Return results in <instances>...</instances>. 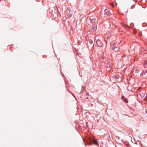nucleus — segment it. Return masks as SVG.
Here are the masks:
<instances>
[{"instance_id": "f257e3e1", "label": "nucleus", "mask_w": 147, "mask_h": 147, "mask_svg": "<svg viewBox=\"0 0 147 147\" xmlns=\"http://www.w3.org/2000/svg\"><path fill=\"white\" fill-rule=\"evenodd\" d=\"M86 144L89 146L91 145L93 143L95 145H98V143L95 140L94 136H92L91 138L89 137L88 138V140H87Z\"/></svg>"}, {"instance_id": "f03ea898", "label": "nucleus", "mask_w": 147, "mask_h": 147, "mask_svg": "<svg viewBox=\"0 0 147 147\" xmlns=\"http://www.w3.org/2000/svg\"><path fill=\"white\" fill-rule=\"evenodd\" d=\"M118 44L117 42H115L111 45L112 47L115 51H117L119 49V47L118 45Z\"/></svg>"}, {"instance_id": "7ed1b4c3", "label": "nucleus", "mask_w": 147, "mask_h": 147, "mask_svg": "<svg viewBox=\"0 0 147 147\" xmlns=\"http://www.w3.org/2000/svg\"><path fill=\"white\" fill-rule=\"evenodd\" d=\"M107 67L108 68H110L112 65V61L110 59H108L107 60Z\"/></svg>"}, {"instance_id": "20e7f679", "label": "nucleus", "mask_w": 147, "mask_h": 147, "mask_svg": "<svg viewBox=\"0 0 147 147\" xmlns=\"http://www.w3.org/2000/svg\"><path fill=\"white\" fill-rule=\"evenodd\" d=\"M96 44L99 47H102L103 45L102 42L99 40H96Z\"/></svg>"}, {"instance_id": "39448f33", "label": "nucleus", "mask_w": 147, "mask_h": 147, "mask_svg": "<svg viewBox=\"0 0 147 147\" xmlns=\"http://www.w3.org/2000/svg\"><path fill=\"white\" fill-rule=\"evenodd\" d=\"M66 11L67 12V16L68 17H71L72 15V13H71H71L70 11L68 9H66Z\"/></svg>"}, {"instance_id": "423d86ee", "label": "nucleus", "mask_w": 147, "mask_h": 147, "mask_svg": "<svg viewBox=\"0 0 147 147\" xmlns=\"http://www.w3.org/2000/svg\"><path fill=\"white\" fill-rule=\"evenodd\" d=\"M121 98L123 100V101L126 103H127L128 102L127 99L126 98H124V96H122Z\"/></svg>"}, {"instance_id": "0eeeda50", "label": "nucleus", "mask_w": 147, "mask_h": 147, "mask_svg": "<svg viewBox=\"0 0 147 147\" xmlns=\"http://www.w3.org/2000/svg\"><path fill=\"white\" fill-rule=\"evenodd\" d=\"M110 12H108V13H104V15H105L104 16L105 18H107V16H108L110 15Z\"/></svg>"}, {"instance_id": "6e6552de", "label": "nucleus", "mask_w": 147, "mask_h": 147, "mask_svg": "<svg viewBox=\"0 0 147 147\" xmlns=\"http://www.w3.org/2000/svg\"><path fill=\"white\" fill-rule=\"evenodd\" d=\"M120 77L119 75V74H115L114 76V77L115 78H116L117 79H118Z\"/></svg>"}, {"instance_id": "1a4fd4ad", "label": "nucleus", "mask_w": 147, "mask_h": 147, "mask_svg": "<svg viewBox=\"0 0 147 147\" xmlns=\"http://www.w3.org/2000/svg\"><path fill=\"white\" fill-rule=\"evenodd\" d=\"M89 95V94L88 93H86V94L84 95V98L85 99H88V95Z\"/></svg>"}, {"instance_id": "9d476101", "label": "nucleus", "mask_w": 147, "mask_h": 147, "mask_svg": "<svg viewBox=\"0 0 147 147\" xmlns=\"http://www.w3.org/2000/svg\"><path fill=\"white\" fill-rule=\"evenodd\" d=\"M96 20L95 18H93L91 20V22L92 23H95Z\"/></svg>"}, {"instance_id": "9b49d317", "label": "nucleus", "mask_w": 147, "mask_h": 147, "mask_svg": "<svg viewBox=\"0 0 147 147\" xmlns=\"http://www.w3.org/2000/svg\"><path fill=\"white\" fill-rule=\"evenodd\" d=\"M123 26L124 27H125V28H130V27L129 26H128L126 24H124Z\"/></svg>"}, {"instance_id": "f8f14e48", "label": "nucleus", "mask_w": 147, "mask_h": 147, "mask_svg": "<svg viewBox=\"0 0 147 147\" xmlns=\"http://www.w3.org/2000/svg\"><path fill=\"white\" fill-rule=\"evenodd\" d=\"M104 13L109 12V9H106L104 10Z\"/></svg>"}, {"instance_id": "ddd939ff", "label": "nucleus", "mask_w": 147, "mask_h": 147, "mask_svg": "<svg viewBox=\"0 0 147 147\" xmlns=\"http://www.w3.org/2000/svg\"><path fill=\"white\" fill-rule=\"evenodd\" d=\"M109 4L113 8L114 7V4L113 3H110Z\"/></svg>"}, {"instance_id": "4468645a", "label": "nucleus", "mask_w": 147, "mask_h": 147, "mask_svg": "<svg viewBox=\"0 0 147 147\" xmlns=\"http://www.w3.org/2000/svg\"><path fill=\"white\" fill-rule=\"evenodd\" d=\"M144 65L146 66H147V60H146L145 61Z\"/></svg>"}, {"instance_id": "2eb2a0df", "label": "nucleus", "mask_w": 147, "mask_h": 147, "mask_svg": "<svg viewBox=\"0 0 147 147\" xmlns=\"http://www.w3.org/2000/svg\"><path fill=\"white\" fill-rule=\"evenodd\" d=\"M146 68H147V67L146 68V70H145L144 71V72H145V73H147V70L146 69Z\"/></svg>"}, {"instance_id": "dca6fc26", "label": "nucleus", "mask_w": 147, "mask_h": 147, "mask_svg": "<svg viewBox=\"0 0 147 147\" xmlns=\"http://www.w3.org/2000/svg\"><path fill=\"white\" fill-rule=\"evenodd\" d=\"M136 71L137 72H138L139 71V70H138V69H137L136 70Z\"/></svg>"}, {"instance_id": "f3484780", "label": "nucleus", "mask_w": 147, "mask_h": 147, "mask_svg": "<svg viewBox=\"0 0 147 147\" xmlns=\"http://www.w3.org/2000/svg\"><path fill=\"white\" fill-rule=\"evenodd\" d=\"M102 59H104V58L103 57H102Z\"/></svg>"}, {"instance_id": "a211bd4d", "label": "nucleus", "mask_w": 147, "mask_h": 147, "mask_svg": "<svg viewBox=\"0 0 147 147\" xmlns=\"http://www.w3.org/2000/svg\"><path fill=\"white\" fill-rule=\"evenodd\" d=\"M146 114H147V111H146Z\"/></svg>"}]
</instances>
